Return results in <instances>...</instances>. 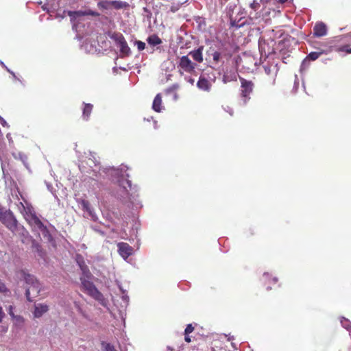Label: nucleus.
<instances>
[{"instance_id":"obj_63","label":"nucleus","mask_w":351,"mask_h":351,"mask_svg":"<svg viewBox=\"0 0 351 351\" xmlns=\"http://www.w3.org/2000/svg\"><path fill=\"white\" fill-rule=\"evenodd\" d=\"M93 191H95V193L97 194V188H93Z\"/></svg>"},{"instance_id":"obj_14","label":"nucleus","mask_w":351,"mask_h":351,"mask_svg":"<svg viewBox=\"0 0 351 351\" xmlns=\"http://www.w3.org/2000/svg\"><path fill=\"white\" fill-rule=\"evenodd\" d=\"M313 31L314 35L319 38L327 34V27L324 23H318L315 25Z\"/></svg>"},{"instance_id":"obj_39","label":"nucleus","mask_w":351,"mask_h":351,"mask_svg":"<svg viewBox=\"0 0 351 351\" xmlns=\"http://www.w3.org/2000/svg\"><path fill=\"white\" fill-rule=\"evenodd\" d=\"M337 50L339 51H346L348 54H351V47H350L348 45L339 47Z\"/></svg>"},{"instance_id":"obj_51","label":"nucleus","mask_w":351,"mask_h":351,"mask_svg":"<svg viewBox=\"0 0 351 351\" xmlns=\"http://www.w3.org/2000/svg\"><path fill=\"white\" fill-rule=\"evenodd\" d=\"M4 316L5 313H3V309L1 306H0V323L3 322Z\"/></svg>"},{"instance_id":"obj_62","label":"nucleus","mask_w":351,"mask_h":351,"mask_svg":"<svg viewBox=\"0 0 351 351\" xmlns=\"http://www.w3.org/2000/svg\"><path fill=\"white\" fill-rule=\"evenodd\" d=\"M0 64H1V66H2L3 67L5 66V64H4V62H3L0 61Z\"/></svg>"},{"instance_id":"obj_40","label":"nucleus","mask_w":351,"mask_h":351,"mask_svg":"<svg viewBox=\"0 0 351 351\" xmlns=\"http://www.w3.org/2000/svg\"><path fill=\"white\" fill-rule=\"evenodd\" d=\"M193 330H194V328L193 327L192 324H188L184 330V335H187V334H189L190 332H193Z\"/></svg>"},{"instance_id":"obj_55","label":"nucleus","mask_w":351,"mask_h":351,"mask_svg":"<svg viewBox=\"0 0 351 351\" xmlns=\"http://www.w3.org/2000/svg\"><path fill=\"white\" fill-rule=\"evenodd\" d=\"M6 138L10 144L13 143V140L12 138V134L10 133H8L6 134Z\"/></svg>"},{"instance_id":"obj_18","label":"nucleus","mask_w":351,"mask_h":351,"mask_svg":"<svg viewBox=\"0 0 351 351\" xmlns=\"http://www.w3.org/2000/svg\"><path fill=\"white\" fill-rule=\"evenodd\" d=\"M258 47L259 51H261V55L264 54L265 56H267L273 51V49H271L269 48H268L267 49H266V41L262 38H261L258 41Z\"/></svg>"},{"instance_id":"obj_42","label":"nucleus","mask_w":351,"mask_h":351,"mask_svg":"<svg viewBox=\"0 0 351 351\" xmlns=\"http://www.w3.org/2000/svg\"><path fill=\"white\" fill-rule=\"evenodd\" d=\"M178 88H179V86L178 84H174V85L167 88V93H173V91H175V90L178 89Z\"/></svg>"},{"instance_id":"obj_15","label":"nucleus","mask_w":351,"mask_h":351,"mask_svg":"<svg viewBox=\"0 0 351 351\" xmlns=\"http://www.w3.org/2000/svg\"><path fill=\"white\" fill-rule=\"evenodd\" d=\"M203 49L204 47H201L195 50H193L189 52V55L191 56L193 59L197 62H203Z\"/></svg>"},{"instance_id":"obj_53","label":"nucleus","mask_w":351,"mask_h":351,"mask_svg":"<svg viewBox=\"0 0 351 351\" xmlns=\"http://www.w3.org/2000/svg\"><path fill=\"white\" fill-rule=\"evenodd\" d=\"M144 12L147 18H150L152 16V12L150 10H148L146 8H144Z\"/></svg>"},{"instance_id":"obj_8","label":"nucleus","mask_w":351,"mask_h":351,"mask_svg":"<svg viewBox=\"0 0 351 351\" xmlns=\"http://www.w3.org/2000/svg\"><path fill=\"white\" fill-rule=\"evenodd\" d=\"M112 38L114 39L117 44L122 57L129 56L131 55V49L128 47V43L125 41V38L122 34H115L112 36Z\"/></svg>"},{"instance_id":"obj_25","label":"nucleus","mask_w":351,"mask_h":351,"mask_svg":"<svg viewBox=\"0 0 351 351\" xmlns=\"http://www.w3.org/2000/svg\"><path fill=\"white\" fill-rule=\"evenodd\" d=\"M128 6V3L125 1H111V7L114 8L115 9H122L125 8Z\"/></svg>"},{"instance_id":"obj_30","label":"nucleus","mask_w":351,"mask_h":351,"mask_svg":"<svg viewBox=\"0 0 351 351\" xmlns=\"http://www.w3.org/2000/svg\"><path fill=\"white\" fill-rule=\"evenodd\" d=\"M323 51H311L310 53L307 56L310 62L311 61H315V60H317L321 55L323 54Z\"/></svg>"},{"instance_id":"obj_4","label":"nucleus","mask_w":351,"mask_h":351,"mask_svg":"<svg viewBox=\"0 0 351 351\" xmlns=\"http://www.w3.org/2000/svg\"><path fill=\"white\" fill-rule=\"evenodd\" d=\"M82 289L89 296L94 298L103 306H107L108 300L104 298L102 293L95 287L92 280H84L81 281Z\"/></svg>"},{"instance_id":"obj_54","label":"nucleus","mask_w":351,"mask_h":351,"mask_svg":"<svg viewBox=\"0 0 351 351\" xmlns=\"http://www.w3.org/2000/svg\"><path fill=\"white\" fill-rule=\"evenodd\" d=\"M217 1L219 5H223V3H226L227 0H212V1H213L215 5H217Z\"/></svg>"},{"instance_id":"obj_47","label":"nucleus","mask_w":351,"mask_h":351,"mask_svg":"<svg viewBox=\"0 0 351 351\" xmlns=\"http://www.w3.org/2000/svg\"><path fill=\"white\" fill-rule=\"evenodd\" d=\"M13 308H14L13 306L10 305L8 308V313L10 314V315L14 319L15 315L13 312Z\"/></svg>"},{"instance_id":"obj_24","label":"nucleus","mask_w":351,"mask_h":351,"mask_svg":"<svg viewBox=\"0 0 351 351\" xmlns=\"http://www.w3.org/2000/svg\"><path fill=\"white\" fill-rule=\"evenodd\" d=\"M147 42L148 43V44H149L152 47H154V46H157V45H159L161 43V40L160 39L159 37H158L157 35H152V36H149L147 39Z\"/></svg>"},{"instance_id":"obj_10","label":"nucleus","mask_w":351,"mask_h":351,"mask_svg":"<svg viewBox=\"0 0 351 351\" xmlns=\"http://www.w3.org/2000/svg\"><path fill=\"white\" fill-rule=\"evenodd\" d=\"M77 202L83 211L86 213V217L94 221H97V215L94 211V208L90 206L88 200L80 198L77 199Z\"/></svg>"},{"instance_id":"obj_3","label":"nucleus","mask_w":351,"mask_h":351,"mask_svg":"<svg viewBox=\"0 0 351 351\" xmlns=\"http://www.w3.org/2000/svg\"><path fill=\"white\" fill-rule=\"evenodd\" d=\"M27 219L32 229L34 231H36L40 237H42L47 241H51L52 236L50 234L49 231L35 213H30V214L28 215Z\"/></svg>"},{"instance_id":"obj_2","label":"nucleus","mask_w":351,"mask_h":351,"mask_svg":"<svg viewBox=\"0 0 351 351\" xmlns=\"http://www.w3.org/2000/svg\"><path fill=\"white\" fill-rule=\"evenodd\" d=\"M68 15L71 17L73 29L78 34V35L84 34L86 16H99L97 12L87 8L84 10H80L75 11H68Z\"/></svg>"},{"instance_id":"obj_1","label":"nucleus","mask_w":351,"mask_h":351,"mask_svg":"<svg viewBox=\"0 0 351 351\" xmlns=\"http://www.w3.org/2000/svg\"><path fill=\"white\" fill-rule=\"evenodd\" d=\"M88 160L86 164L90 166V168L95 167L96 168L92 169L93 180L95 182L98 190H101L104 186V181L108 179L112 182H116L118 183V186L120 188L121 193L118 195L121 198H129L131 203L132 197L134 198L133 195L136 190L133 189L132 182L128 180L129 176L127 173L128 167L125 165H121L120 167H98L99 162L97 159L96 154L92 152H89L87 156Z\"/></svg>"},{"instance_id":"obj_23","label":"nucleus","mask_w":351,"mask_h":351,"mask_svg":"<svg viewBox=\"0 0 351 351\" xmlns=\"http://www.w3.org/2000/svg\"><path fill=\"white\" fill-rule=\"evenodd\" d=\"M90 3V0H69V3L71 6L86 8L87 4Z\"/></svg>"},{"instance_id":"obj_20","label":"nucleus","mask_w":351,"mask_h":351,"mask_svg":"<svg viewBox=\"0 0 351 351\" xmlns=\"http://www.w3.org/2000/svg\"><path fill=\"white\" fill-rule=\"evenodd\" d=\"M82 275L80 276V281L84 280V279H93V276L90 272L89 267L86 265V267H83L81 269Z\"/></svg>"},{"instance_id":"obj_9","label":"nucleus","mask_w":351,"mask_h":351,"mask_svg":"<svg viewBox=\"0 0 351 351\" xmlns=\"http://www.w3.org/2000/svg\"><path fill=\"white\" fill-rule=\"evenodd\" d=\"M215 79L214 73H212L211 75H206V73H204L197 82V87L201 90L209 91Z\"/></svg>"},{"instance_id":"obj_35","label":"nucleus","mask_w":351,"mask_h":351,"mask_svg":"<svg viewBox=\"0 0 351 351\" xmlns=\"http://www.w3.org/2000/svg\"><path fill=\"white\" fill-rule=\"evenodd\" d=\"M182 4V3H173L171 4L169 10L172 12H175L180 8Z\"/></svg>"},{"instance_id":"obj_33","label":"nucleus","mask_w":351,"mask_h":351,"mask_svg":"<svg viewBox=\"0 0 351 351\" xmlns=\"http://www.w3.org/2000/svg\"><path fill=\"white\" fill-rule=\"evenodd\" d=\"M340 322L343 328L346 330H350L351 329V322L350 320L343 318V317L340 320Z\"/></svg>"},{"instance_id":"obj_29","label":"nucleus","mask_w":351,"mask_h":351,"mask_svg":"<svg viewBox=\"0 0 351 351\" xmlns=\"http://www.w3.org/2000/svg\"><path fill=\"white\" fill-rule=\"evenodd\" d=\"M101 345L103 351H117L114 346L110 343L102 341Z\"/></svg>"},{"instance_id":"obj_61","label":"nucleus","mask_w":351,"mask_h":351,"mask_svg":"<svg viewBox=\"0 0 351 351\" xmlns=\"http://www.w3.org/2000/svg\"><path fill=\"white\" fill-rule=\"evenodd\" d=\"M11 74L12 75L14 79L19 80L14 72H13V73H11Z\"/></svg>"},{"instance_id":"obj_48","label":"nucleus","mask_w":351,"mask_h":351,"mask_svg":"<svg viewBox=\"0 0 351 351\" xmlns=\"http://www.w3.org/2000/svg\"><path fill=\"white\" fill-rule=\"evenodd\" d=\"M94 230H95L96 232H98L99 234H100L101 235H104V230L99 229L97 226H92L91 227Z\"/></svg>"},{"instance_id":"obj_57","label":"nucleus","mask_w":351,"mask_h":351,"mask_svg":"<svg viewBox=\"0 0 351 351\" xmlns=\"http://www.w3.org/2000/svg\"><path fill=\"white\" fill-rule=\"evenodd\" d=\"M231 80H232V79L229 78L227 75H223V83H226V82H230Z\"/></svg>"},{"instance_id":"obj_22","label":"nucleus","mask_w":351,"mask_h":351,"mask_svg":"<svg viewBox=\"0 0 351 351\" xmlns=\"http://www.w3.org/2000/svg\"><path fill=\"white\" fill-rule=\"evenodd\" d=\"M236 8L235 4H234V6L232 5L229 7V10H228V14L230 16V22L232 24V26H241V25H238L237 19L234 17V9Z\"/></svg>"},{"instance_id":"obj_34","label":"nucleus","mask_w":351,"mask_h":351,"mask_svg":"<svg viewBox=\"0 0 351 351\" xmlns=\"http://www.w3.org/2000/svg\"><path fill=\"white\" fill-rule=\"evenodd\" d=\"M134 45L137 47L138 51H142L146 47L145 43L141 40H135Z\"/></svg>"},{"instance_id":"obj_46","label":"nucleus","mask_w":351,"mask_h":351,"mask_svg":"<svg viewBox=\"0 0 351 351\" xmlns=\"http://www.w3.org/2000/svg\"><path fill=\"white\" fill-rule=\"evenodd\" d=\"M351 38V32L345 35L339 36L337 39V40H341L343 38Z\"/></svg>"},{"instance_id":"obj_6","label":"nucleus","mask_w":351,"mask_h":351,"mask_svg":"<svg viewBox=\"0 0 351 351\" xmlns=\"http://www.w3.org/2000/svg\"><path fill=\"white\" fill-rule=\"evenodd\" d=\"M239 81L241 82L240 104L245 106L251 98L250 95L253 93L254 84L252 81L247 80L243 77H239Z\"/></svg>"},{"instance_id":"obj_32","label":"nucleus","mask_w":351,"mask_h":351,"mask_svg":"<svg viewBox=\"0 0 351 351\" xmlns=\"http://www.w3.org/2000/svg\"><path fill=\"white\" fill-rule=\"evenodd\" d=\"M75 260H76L77 264L80 267V269H82L83 267L86 266L85 261H84L82 255L77 254Z\"/></svg>"},{"instance_id":"obj_37","label":"nucleus","mask_w":351,"mask_h":351,"mask_svg":"<svg viewBox=\"0 0 351 351\" xmlns=\"http://www.w3.org/2000/svg\"><path fill=\"white\" fill-rule=\"evenodd\" d=\"M8 292H9V290L6 285L0 280V293L6 294Z\"/></svg>"},{"instance_id":"obj_27","label":"nucleus","mask_w":351,"mask_h":351,"mask_svg":"<svg viewBox=\"0 0 351 351\" xmlns=\"http://www.w3.org/2000/svg\"><path fill=\"white\" fill-rule=\"evenodd\" d=\"M13 156L16 159L21 160L22 161V162L24 164V165L27 168L28 167L27 163V157L25 154H24L23 152H19L18 153H14Z\"/></svg>"},{"instance_id":"obj_11","label":"nucleus","mask_w":351,"mask_h":351,"mask_svg":"<svg viewBox=\"0 0 351 351\" xmlns=\"http://www.w3.org/2000/svg\"><path fill=\"white\" fill-rule=\"evenodd\" d=\"M196 64L193 63L187 56H183L180 60L179 66L184 71L191 73L194 71Z\"/></svg>"},{"instance_id":"obj_58","label":"nucleus","mask_w":351,"mask_h":351,"mask_svg":"<svg viewBox=\"0 0 351 351\" xmlns=\"http://www.w3.org/2000/svg\"><path fill=\"white\" fill-rule=\"evenodd\" d=\"M184 339H185V341H186V342H188V343H190V342H191V339H190V337H189V335H185Z\"/></svg>"},{"instance_id":"obj_16","label":"nucleus","mask_w":351,"mask_h":351,"mask_svg":"<svg viewBox=\"0 0 351 351\" xmlns=\"http://www.w3.org/2000/svg\"><path fill=\"white\" fill-rule=\"evenodd\" d=\"M60 3L56 0H47V3L43 7V10L49 11H54L60 8Z\"/></svg>"},{"instance_id":"obj_45","label":"nucleus","mask_w":351,"mask_h":351,"mask_svg":"<svg viewBox=\"0 0 351 351\" xmlns=\"http://www.w3.org/2000/svg\"><path fill=\"white\" fill-rule=\"evenodd\" d=\"M0 123L3 127L9 128L10 125L8 124V122L5 121V119L0 116Z\"/></svg>"},{"instance_id":"obj_26","label":"nucleus","mask_w":351,"mask_h":351,"mask_svg":"<svg viewBox=\"0 0 351 351\" xmlns=\"http://www.w3.org/2000/svg\"><path fill=\"white\" fill-rule=\"evenodd\" d=\"M82 47V49H84L86 52L93 53V52L96 51V46H95V43L89 44L88 42L86 41L85 43H83Z\"/></svg>"},{"instance_id":"obj_19","label":"nucleus","mask_w":351,"mask_h":351,"mask_svg":"<svg viewBox=\"0 0 351 351\" xmlns=\"http://www.w3.org/2000/svg\"><path fill=\"white\" fill-rule=\"evenodd\" d=\"M93 110V105L90 104H85L82 110V118L88 120L90 117L91 111Z\"/></svg>"},{"instance_id":"obj_41","label":"nucleus","mask_w":351,"mask_h":351,"mask_svg":"<svg viewBox=\"0 0 351 351\" xmlns=\"http://www.w3.org/2000/svg\"><path fill=\"white\" fill-rule=\"evenodd\" d=\"M250 7L252 10H256L260 8V3L256 1H253L250 5Z\"/></svg>"},{"instance_id":"obj_43","label":"nucleus","mask_w":351,"mask_h":351,"mask_svg":"<svg viewBox=\"0 0 351 351\" xmlns=\"http://www.w3.org/2000/svg\"><path fill=\"white\" fill-rule=\"evenodd\" d=\"M221 57L220 52L219 51H215L214 53H213V58L215 62H218L219 58Z\"/></svg>"},{"instance_id":"obj_31","label":"nucleus","mask_w":351,"mask_h":351,"mask_svg":"<svg viewBox=\"0 0 351 351\" xmlns=\"http://www.w3.org/2000/svg\"><path fill=\"white\" fill-rule=\"evenodd\" d=\"M263 69H264L265 72L267 75L271 74L274 71L275 73H276V71H277L276 65H264Z\"/></svg>"},{"instance_id":"obj_36","label":"nucleus","mask_w":351,"mask_h":351,"mask_svg":"<svg viewBox=\"0 0 351 351\" xmlns=\"http://www.w3.org/2000/svg\"><path fill=\"white\" fill-rule=\"evenodd\" d=\"M310 62L308 58L306 56L301 64V71L306 69L309 66Z\"/></svg>"},{"instance_id":"obj_17","label":"nucleus","mask_w":351,"mask_h":351,"mask_svg":"<svg viewBox=\"0 0 351 351\" xmlns=\"http://www.w3.org/2000/svg\"><path fill=\"white\" fill-rule=\"evenodd\" d=\"M162 99L161 95L158 94L154 99V102H152V109L156 112H161L162 110Z\"/></svg>"},{"instance_id":"obj_64","label":"nucleus","mask_w":351,"mask_h":351,"mask_svg":"<svg viewBox=\"0 0 351 351\" xmlns=\"http://www.w3.org/2000/svg\"><path fill=\"white\" fill-rule=\"evenodd\" d=\"M178 99V95L177 94H174V99Z\"/></svg>"},{"instance_id":"obj_60","label":"nucleus","mask_w":351,"mask_h":351,"mask_svg":"<svg viewBox=\"0 0 351 351\" xmlns=\"http://www.w3.org/2000/svg\"><path fill=\"white\" fill-rule=\"evenodd\" d=\"M11 74L12 75L14 79L19 80L14 72H13V73H11Z\"/></svg>"},{"instance_id":"obj_21","label":"nucleus","mask_w":351,"mask_h":351,"mask_svg":"<svg viewBox=\"0 0 351 351\" xmlns=\"http://www.w3.org/2000/svg\"><path fill=\"white\" fill-rule=\"evenodd\" d=\"M82 275L80 276V281L84 280V279H93V276L90 272L89 267L86 265V267H83L81 269Z\"/></svg>"},{"instance_id":"obj_7","label":"nucleus","mask_w":351,"mask_h":351,"mask_svg":"<svg viewBox=\"0 0 351 351\" xmlns=\"http://www.w3.org/2000/svg\"><path fill=\"white\" fill-rule=\"evenodd\" d=\"M0 220L4 226L14 232L19 229L17 220L12 212H5L0 215Z\"/></svg>"},{"instance_id":"obj_49","label":"nucleus","mask_w":351,"mask_h":351,"mask_svg":"<svg viewBox=\"0 0 351 351\" xmlns=\"http://www.w3.org/2000/svg\"><path fill=\"white\" fill-rule=\"evenodd\" d=\"M14 319L16 320V323H18V324H23V322H24V320L22 318V317L19 316V315H18V316L15 315Z\"/></svg>"},{"instance_id":"obj_28","label":"nucleus","mask_w":351,"mask_h":351,"mask_svg":"<svg viewBox=\"0 0 351 351\" xmlns=\"http://www.w3.org/2000/svg\"><path fill=\"white\" fill-rule=\"evenodd\" d=\"M97 7L101 10H108L111 8V1H99L97 2Z\"/></svg>"},{"instance_id":"obj_12","label":"nucleus","mask_w":351,"mask_h":351,"mask_svg":"<svg viewBox=\"0 0 351 351\" xmlns=\"http://www.w3.org/2000/svg\"><path fill=\"white\" fill-rule=\"evenodd\" d=\"M132 247L129 244L125 243H118V252L124 259L130 257L132 254Z\"/></svg>"},{"instance_id":"obj_52","label":"nucleus","mask_w":351,"mask_h":351,"mask_svg":"<svg viewBox=\"0 0 351 351\" xmlns=\"http://www.w3.org/2000/svg\"><path fill=\"white\" fill-rule=\"evenodd\" d=\"M223 110L225 111H226L227 112H228L231 116H232L233 110H232V108L228 107V106H227L225 108H223Z\"/></svg>"},{"instance_id":"obj_13","label":"nucleus","mask_w":351,"mask_h":351,"mask_svg":"<svg viewBox=\"0 0 351 351\" xmlns=\"http://www.w3.org/2000/svg\"><path fill=\"white\" fill-rule=\"evenodd\" d=\"M49 310V306L45 304H36L34 305V310L33 312L34 316L35 317H40L43 316L44 314L47 313Z\"/></svg>"},{"instance_id":"obj_44","label":"nucleus","mask_w":351,"mask_h":351,"mask_svg":"<svg viewBox=\"0 0 351 351\" xmlns=\"http://www.w3.org/2000/svg\"><path fill=\"white\" fill-rule=\"evenodd\" d=\"M119 289L123 293V296H122L123 301L125 302V304H128V302L129 300V297L125 294V291L123 289V288L121 287H119Z\"/></svg>"},{"instance_id":"obj_38","label":"nucleus","mask_w":351,"mask_h":351,"mask_svg":"<svg viewBox=\"0 0 351 351\" xmlns=\"http://www.w3.org/2000/svg\"><path fill=\"white\" fill-rule=\"evenodd\" d=\"M78 312L80 313V315L84 317V319H87V320H91L90 319V317L89 316V315L88 313H86L85 311H84V310H82V308L80 307H78Z\"/></svg>"},{"instance_id":"obj_50","label":"nucleus","mask_w":351,"mask_h":351,"mask_svg":"<svg viewBox=\"0 0 351 351\" xmlns=\"http://www.w3.org/2000/svg\"><path fill=\"white\" fill-rule=\"evenodd\" d=\"M269 276L270 275L268 273H265L263 275V280L266 282L268 280H269Z\"/></svg>"},{"instance_id":"obj_5","label":"nucleus","mask_w":351,"mask_h":351,"mask_svg":"<svg viewBox=\"0 0 351 351\" xmlns=\"http://www.w3.org/2000/svg\"><path fill=\"white\" fill-rule=\"evenodd\" d=\"M25 282L27 285L25 289V297L29 301L38 296L40 291V285L34 276L24 274Z\"/></svg>"},{"instance_id":"obj_59","label":"nucleus","mask_w":351,"mask_h":351,"mask_svg":"<svg viewBox=\"0 0 351 351\" xmlns=\"http://www.w3.org/2000/svg\"><path fill=\"white\" fill-rule=\"evenodd\" d=\"M272 282H273V283H274V284H275V283H276V282H278V278H277L276 277H274V278H272Z\"/></svg>"},{"instance_id":"obj_56","label":"nucleus","mask_w":351,"mask_h":351,"mask_svg":"<svg viewBox=\"0 0 351 351\" xmlns=\"http://www.w3.org/2000/svg\"><path fill=\"white\" fill-rule=\"evenodd\" d=\"M186 80L190 83V84H194V82H195V80L190 77H185Z\"/></svg>"}]
</instances>
